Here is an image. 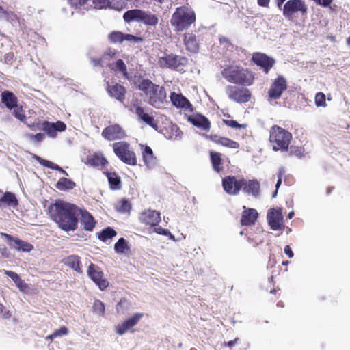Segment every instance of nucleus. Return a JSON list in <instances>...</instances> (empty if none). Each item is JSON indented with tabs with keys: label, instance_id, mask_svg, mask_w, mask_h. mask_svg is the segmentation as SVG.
Listing matches in <instances>:
<instances>
[{
	"label": "nucleus",
	"instance_id": "1",
	"mask_svg": "<svg viewBox=\"0 0 350 350\" xmlns=\"http://www.w3.org/2000/svg\"><path fill=\"white\" fill-rule=\"evenodd\" d=\"M80 208L63 200H56L48 208V215L57 226L65 232L78 228Z\"/></svg>",
	"mask_w": 350,
	"mask_h": 350
},
{
	"label": "nucleus",
	"instance_id": "2",
	"mask_svg": "<svg viewBox=\"0 0 350 350\" xmlns=\"http://www.w3.org/2000/svg\"><path fill=\"white\" fill-rule=\"evenodd\" d=\"M135 83L150 106L161 109L167 103V94L163 86L154 83L150 79L142 78H139Z\"/></svg>",
	"mask_w": 350,
	"mask_h": 350
},
{
	"label": "nucleus",
	"instance_id": "3",
	"mask_svg": "<svg viewBox=\"0 0 350 350\" xmlns=\"http://www.w3.org/2000/svg\"><path fill=\"white\" fill-rule=\"evenodd\" d=\"M229 83L242 86H250L254 83L255 76L252 71L239 65H228L221 72Z\"/></svg>",
	"mask_w": 350,
	"mask_h": 350
},
{
	"label": "nucleus",
	"instance_id": "4",
	"mask_svg": "<svg viewBox=\"0 0 350 350\" xmlns=\"http://www.w3.org/2000/svg\"><path fill=\"white\" fill-rule=\"evenodd\" d=\"M196 16L194 11L185 5L176 8L170 18L171 26L175 31H183L195 23Z\"/></svg>",
	"mask_w": 350,
	"mask_h": 350
},
{
	"label": "nucleus",
	"instance_id": "5",
	"mask_svg": "<svg viewBox=\"0 0 350 350\" xmlns=\"http://www.w3.org/2000/svg\"><path fill=\"white\" fill-rule=\"evenodd\" d=\"M269 139L274 151H286L292 139V134L275 124L270 128Z\"/></svg>",
	"mask_w": 350,
	"mask_h": 350
},
{
	"label": "nucleus",
	"instance_id": "6",
	"mask_svg": "<svg viewBox=\"0 0 350 350\" xmlns=\"http://www.w3.org/2000/svg\"><path fill=\"white\" fill-rule=\"evenodd\" d=\"M115 154L123 163L130 165H136L137 163V157L134 151L131 148L128 142L120 141L115 142L112 145Z\"/></svg>",
	"mask_w": 350,
	"mask_h": 350
},
{
	"label": "nucleus",
	"instance_id": "7",
	"mask_svg": "<svg viewBox=\"0 0 350 350\" xmlns=\"http://www.w3.org/2000/svg\"><path fill=\"white\" fill-rule=\"evenodd\" d=\"M188 63V59L182 55L174 53H166L164 56L158 59V65L161 68L176 70L180 67L185 66Z\"/></svg>",
	"mask_w": 350,
	"mask_h": 350
},
{
	"label": "nucleus",
	"instance_id": "8",
	"mask_svg": "<svg viewBox=\"0 0 350 350\" xmlns=\"http://www.w3.org/2000/svg\"><path fill=\"white\" fill-rule=\"evenodd\" d=\"M226 92L228 98L239 103H245L250 101L252 97L249 89L236 85H227Z\"/></svg>",
	"mask_w": 350,
	"mask_h": 350
},
{
	"label": "nucleus",
	"instance_id": "9",
	"mask_svg": "<svg viewBox=\"0 0 350 350\" xmlns=\"http://www.w3.org/2000/svg\"><path fill=\"white\" fill-rule=\"evenodd\" d=\"M133 107L135 109V113L139 121L157 129V122L153 116V113L155 112L152 109L142 107L141 103L139 102L134 103Z\"/></svg>",
	"mask_w": 350,
	"mask_h": 350
},
{
	"label": "nucleus",
	"instance_id": "10",
	"mask_svg": "<svg viewBox=\"0 0 350 350\" xmlns=\"http://www.w3.org/2000/svg\"><path fill=\"white\" fill-rule=\"evenodd\" d=\"M243 178V176H226L221 180L223 189L229 196H238L241 192Z\"/></svg>",
	"mask_w": 350,
	"mask_h": 350
},
{
	"label": "nucleus",
	"instance_id": "11",
	"mask_svg": "<svg viewBox=\"0 0 350 350\" xmlns=\"http://www.w3.org/2000/svg\"><path fill=\"white\" fill-rule=\"evenodd\" d=\"M300 12L302 15L307 13V6L302 0H288L283 8V15L288 19L293 20L296 12Z\"/></svg>",
	"mask_w": 350,
	"mask_h": 350
},
{
	"label": "nucleus",
	"instance_id": "12",
	"mask_svg": "<svg viewBox=\"0 0 350 350\" xmlns=\"http://www.w3.org/2000/svg\"><path fill=\"white\" fill-rule=\"evenodd\" d=\"M87 273L100 290L104 291L109 286V281L104 277L103 271L98 265L91 263L88 268Z\"/></svg>",
	"mask_w": 350,
	"mask_h": 350
},
{
	"label": "nucleus",
	"instance_id": "13",
	"mask_svg": "<svg viewBox=\"0 0 350 350\" xmlns=\"http://www.w3.org/2000/svg\"><path fill=\"white\" fill-rule=\"evenodd\" d=\"M287 89V81L282 75H278L271 83L268 90L269 100L280 98L282 93Z\"/></svg>",
	"mask_w": 350,
	"mask_h": 350
},
{
	"label": "nucleus",
	"instance_id": "14",
	"mask_svg": "<svg viewBox=\"0 0 350 350\" xmlns=\"http://www.w3.org/2000/svg\"><path fill=\"white\" fill-rule=\"evenodd\" d=\"M252 62L265 73L268 74L275 64V60L265 53L256 52L252 55Z\"/></svg>",
	"mask_w": 350,
	"mask_h": 350
},
{
	"label": "nucleus",
	"instance_id": "15",
	"mask_svg": "<svg viewBox=\"0 0 350 350\" xmlns=\"http://www.w3.org/2000/svg\"><path fill=\"white\" fill-rule=\"evenodd\" d=\"M102 137L108 141L122 139L126 137L124 129L118 124H113L105 127L102 131Z\"/></svg>",
	"mask_w": 350,
	"mask_h": 350
},
{
	"label": "nucleus",
	"instance_id": "16",
	"mask_svg": "<svg viewBox=\"0 0 350 350\" xmlns=\"http://www.w3.org/2000/svg\"><path fill=\"white\" fill-rule=\"evenodd\" d=\"M139 220L146 226L155 227L161 221V213L155 210L146 209L139 214Z\"/></svg>",
	"mask_w": 350,
	"mask_h": 350
},
{
	"label": "nucleus",
	"instance_id": "17",
	"mask_svg": "<svg viewBox=\"0 0 350 350\" xmlns=\"http://www.w3.org/2000/svg\"><path fill=\"white\" fill-rule=\"evenodd\" d=\"M143 317L144 314L141 312L134 314L130 318L126 319L122 323L116 325V333L119 335H123L129 330H131V332H133L134 330H131V329L140 321Z\"/></svg>",
	"mask_w": 350,
	"mask_h": 350
},
{
	"label": "nucleus",
	"instance_id": "18",
	"mask_svg": "<svg viewBox=\"0 0 350 350\" xmlns=\"http://www.w3.org/2000/svg\"><path fill=\"white\" fill-rule=\"evenodd\" d=\"M241 191L246 195L258 198L260 193V184L257 179H247L243 177Z\"/></svg>",
	"mask_w": 350,
	"mask_h": 350
},
{
	"label": "nucleus",
	"instance_id": "19",
	"mask_svg": "<svg viewBox=\"0 0 350 350\" xmlns=\"http://www.w3.org/2000/svg\"><path fill=\"white\" fill-rule=\"evenodd\" d=\"M106 90L109 96L116 99L121 103H124L126 90L120 83L107 82Z\"/></svg>",
	"mask_w": 350,
	"mask_h": 350
},
{
	"label": "nucleus",
	"instance_id": "20",
	"mask_svg": "<svg viewBox=\"0 0 350 350\" xmlns=\"http://www.w3.org/2000/svg\"><path fill=\"white\" fill-rule=\"evenodd\" d=\"M267 220L270 228L273 230H282L284 228L281 208L270 209L267 213Z\"/></svg>",
	"mask_w": 350,
	"mask_h": 350
},
{
	"label": "nucleus",
	"instance_id": "21",
	"mask_svg": "<svg viewBox=\"0 0 350 350\" xmlns=\"http://www.w3.org/2000/svg\"><path fill=\"white\" fill-rule=\"evenodd\" d=\"M0 235L2 237H5L10 242L9 244L10 247H14L18 251L22 250L23 252H30L33 249V246L31 243L18 238H14L7 233L1 232Z\"/></svg>",
	"mask_w": 350,
	"mask_h": 350
},
{
	"label": "nucleus",
	"instance_id": "22",
	"mask_svg": "<svg viewBox=\"0 0 350 350\" xmlns=\"http://www.w3.org/2000/svg\"><path fill=\"white\" fill-rule=\"evenodd\" d=\"M187 121L194 126L204 131H209L211 129V122L209 120L201 113H195L187 117Z\"/></svg>",
	"mask_w": 350,
	"mask_h": 350
},
{
	"label": "nucleus",
	"instance_id": "23",
	"mask_svg": "<svg viewBox=\"0 0 350 350\" xmlns=\"http://www.w3.org/2000/svg\"><path fill=\"white\" fill-rule=\"evenodd\" d=\"M170 98L172 105L176 108L188 109L191 112L193 111L192 104L181 94H177L174 92H171Z\"/></svg>",
	"mask_w": 350,
	"mask_h": 350
},
{
	"label": "nucleus",
	"instance_id": "24",
	"mask_svg": "<svg viewBox=\"0 0 350 350\" xmlns=\"http://www.w3.org/2000/svg\"><path fill=\"white\" fill-rule=\"evenodd\" d=\"M183 43L187 51L191 53H197L200 50V41L193 33H185L183 34Z\"/></svg>",
	"mask_w": 350,
	"mask_h": 350
},
{
	"label": "nucleus",
	"instance_id": "25",
	"mask_svg": "<svg viewBox=\"0 0 350 350\" xmlns=\"http://www.w3.org/2000/svg\"><path fill=\"white\" fill-rule=\"evenodd\" d=\"M81 223L85 231L92 232L96 226L94 217L86 209L80 208Z\"/></svg>",
	"mask_w": 350,
	"mask_h": 350
},
{
	"label": "nucleus",
	"instance_id": "26",
	"mask_svg": "<svg viewBox=\"0 0 350 350\" xmlns=\"http://www.w3.org/2000/svg\"><path fill=\"white\" fill-rule=\"evenodd\" d=\"M243 208L244 211L241 218V224L242 226L254 225L258 217L257 211L254 208H246L245 206H243Z\"/></svg>",
	"mask_w": 350,
	"mask_h": 350
},
{
	"label": "nucleus",
	"instance_id": "27",
	"mask_svg": "<svg viewBox=\"0 0 350 350\" xmlns=\"http://www.w3.org/2000/svg\"><path fill=\"white\" fill-rule=\"evenodd\" d=\"M208 138L215 144L224 147L232 149H238L239 148V144L238 142L228 137H221L217 135H210L208 136Z\"/></svg>",
	"mask_w": 350,
	"mask_h": 350
},
{
	"label": "nucleus",
	"instance_id": "28",
	"mask_svg": "<svg viewBox=\"0 0 350 350\" xmlns=\"http://www.w3.org/2000/svg\"><path fill=\"white\" fill-rule=\"evenodd\" d=\"M62 262L67 267L73 269L79 273H81L83 270L81 269V258L77 255H70L62 260Z\"/></svg>",
	"mask_w": 350,
	"mask_h": 350
},
{
	"label": "nucleus",
	"instance_id": "29",
	"mask_svg": "<svg viewBox=\"0 0 350 350\" xmlns=\"http://www.w3.org/2000/svg\"><path fill=\"white\" fill-rule=\"evenodd\" d=\"M86 164L92 167H99L107 165L108 161L102 153L94 152L88 158Z\"/></svg>",
	"mask_w": 350,
	"mask_h": 350
},
{
	"label": "nucleus",
	"instance_id": "30",
	"mask_svg": "<svg viewBox=\"0 0 350 350\" xmlns=\"http://www.w3.org/2000/svg\"><path fill=\"white\" fill-rule=\"evenodd\" d=\"M1 100L6 107L10 109H12L18 105L17 97L10 91H4L1 93Z\"/></svg>",
	"mask_w": 350,
	"mask_h": 350
},
{
	"label": "nucleus",
	"instance_id": "31",
	"mask_svg": "<svg viewBox=\"0 0 350 350\" xmlns=\"http://www.w3.org/2000/svg\"><path fill=\"white\" fill-rule=\"evenodd\" d=\"M107 179L109 184V187L112 190H119L122 187V182L120 176L116 172H103Z\"/></svg>",
	"mask_w": 350,
	"mask_h": 350
},
{
	"label": "nucleus",
	"instance_id": "32",
	"mask_svg": "<svg viewBox=\"0 0 350 350\" xmlns=\"http://www.w3.org/2000/svg\"><path fill=\"white\" fill-rule=\"evenodd\" d=\"M210 159L212 167L216 172H220L224 170L223 159L221 154L217 152H210Z\"/></svg>",
	"mask_w": 350,
	"mask_h": 350
},
{
	"label": "nucleus",
	"instance_id": "33",
	"mask_svg": "<svg viewBox=\"0 0 350 350\" xmlns=\"http://www.w3.org/2000/svg\"><path fill=\"white\" fill-rule=\"evenodd\" d=\"M140 23L148 26H156L159 23V18L156 14L142 10Z\"/></svg>",
	"mask_w": 350,
	"mask_h": 350
},
{
	"label": "nucleus",
	"instance_id": "34",
	"mask_svg": "<svg viewBox=\"0 0 350 350\" xmlns=\"http://www.w3.org/2000/svg\"><path fill=\"white\" fill-rule=\"evenodd\" d=\"M142 14V10H130L124 12L123 15V18L126 23H131L132 21H137L140 23Z\"/></svg>",
	"mask_w": 350,
	"mask_h": 350
},
{
	"label": "nucleus",
	"instance_id": "35",
	"mask_svg": "<svg viewBox=\"0 0 350 350\" xmlns=\"http://www.w3.org/2000/svg\"><path fill=\"white\" fill-rule=\"evenodd\" d=\"M143 160L145 165L151 167L155 164L156 158L153 154L152 148L148 146H145L142 152Z\"/></svg>",
	"mask_w": 350,
	"mask_h": 350
},
{
	"label": "nucleus",
	"instance_id": "36",
	"mask_svg": "<svg viewBox=\"0 0 350 350\" xmlns=\"http://www.w3.org/2000/svg\"><path fill=\"white\" fill-rule=\"evenodd\" d=\"M4 205L13 206L18 205V200L14 193L7 191L0 198V208Z\"/></svg>",
	"mask_w": 350,
	"mask_h": 350
},
{
	"label": "nucleus",
	"instance_id": "37",
	"mask_svg": "<svg viewBox=\"0 0 350 350\" xmlns=\"http://www.w3.org/2000/svg\"><path fill=\"white\" fill-rule=\"evenodd\" d=\"M76 187V183L70 179L66 178H60L57 183L55 187L60 191H68L74 189Z\"/></svg>",
	"mask_w": 350,
	"mask_h": 350
},
{
	"label": "nucleus",
	"instance_id": "38",
	"mask_svg": "<svg viewBox=\"0 0 350 350\" xmlns=\"http://www.w3.org/2000/svg\"><path fill=\"white\" fill-rule=\"evenodd\" d=\"M37 127L38 129H42L46 133V134L51 137H55L57 133L55 130V125L53 123L48 121H44L43 122H38Z\"/></svg>",
	"mask_w": 350,
	"mask_h": 350
},
{
	"label": "nucleus",
	"instance_id": "39",
	"mask_svg": "<svg viewBox=\"0 0 350 350\" xmlns=\"http://www.w3.org/2000/svg\"><path fill=\"white\" fill-rule=\"evenodd\" d=\"M116 235L117 232L113 228L107 227L102 230L100 232L98 233V238L103 242H107L111 240Z\"/></svg>",
	"mask_w": 350,
	"mask_h": 350
},
{
	"label": "nucleus",
	"instance_id": "40",
	"mask_svg": "<svg viewBox=\"0 0 350 350\" xmlns=\"http://www.w3.org/2000/svg\"><path fill=\"white\" fill-rule=\"evenodd\" d=\"M35 158L40 163V164H41L44 167H46L51 170H57L66 176H68V174L67 173V172H66L63 168H62L58 165L55 164L54 163H53L50 161L43 159L38 156H35Z\"/></svg>",
	"mask_w": 350,
	"mask_h": 350
},
{
	"label": "nucleus",
	"instance_id": "41",
	"mask_svg": "<svg viewBox=\"0 0 350 350\" xmlns=\"http://www.w3.org/2000/svg\"><path fill=\"white\" fill-rule=\"evenodd\" d=\"M124 33L121 31H112L109 33L108 38L110 42L116 44L123 42Z\"/></svg>",
	"mask_w": 350,
	"mask_h": 350
},
{
	"label": "nucleus",
	"instance_id": "42",
	"mask_svg": "<svg viewBox=\"0 0 350 350\" xmlns=\"http://www.w3.org/2000/svg\"><path fill=\"white\" fill-rule=\"evenodd\" d=\"M128 248L127 243L124 238L119 239L114 245L115 251L117 253L122 254Z\"/></svg>",
	"mask_w": 350,
	"mask_h": 350
},
{
	"label": "nucleus",
	"instance_id": "43",
	"mask_svg": "<svg viewBox=\"0 0 350 350\" xmlns=\"http://www.w3.org/2000/svg\"><path fill=\"white\" fill-rule=\"evenodd\" d=\"M131 209V203L125 200H121L118 203V206L117 207V210L121 213H129Z\"/></svg>",
	"mask_w": 350,
	"mask_h": 350
},
{
	"label": "nucleus",
	"instance_id": "44",
	"mask_svg": "<svg viewBox=\"0 0 350 350\" xmlns=\"http://www.w3.org/2000/svg\"><path fill=\"white\" fill-rule=\"evenodd\" d=\"M92 308H93L94 312L97 313L102 316H103L105 314V304L100 300H98V299L96 300L94 302Z\"/></svg>",
	"mask_w": 350,
	"mask_h": 350
},
{
	"label": "nucleus",
	"instance_id": "45",
	"mask_svg": "<svg viewBox=\"0 0 350 350\" xmlns=\"http://www.w3.org/2000/svg\"><path fill=\"white\" fill-rule=\"evenodd\" d=\"M113 69L122 72L124 77H128L127 67L122 59H119L117 60L116 62L115 68Z\"/></svg>",
	"mask_w": 350,
	"mask_h": 350
},
{
	"label": "nucleus",
	"instance_id": "46",
	"mask_svg": "<svg viewBox=\"0 0 350 350\" xmlns=\"http://www.w3.org/2000/svg\"><path fill=\"white\" fill-rule=\"evenodd\" d=\"M170 130L172 133L167 136L170 139H177L181 137L182 132L180 129L175 124L170 126Z\"/></svg>",
	"mask_w": 350,
	"mask_h": 350
},
{
	"label": "nucleus",
	"instance_id": "47",
	"mask_svg": "<svg viewBox=\"0 0 350 350\" xmlns=\"http://www.w3.org/2000/svg\"><path fill=\"white\" fill-rule=\"evenodd\" d=\"M222 122L226 126L233 129H245L247 125L239 124L236 120L223 119Z\"/></svg>",
	"mask_w": 350,
	"mask_h": 350
},
{
	"label": "nucleus",
	"instance_id": "48",
	"mask_svg": "<svg viewBox=\"0 0 350 350\" xmlns=\"http://www.w3.org/2000/svg\"><path fill=\"white\" fill-rule=\"evenodd\" d=\"M314 101L317 107H325L326 105L325 95L323 92L317 93Z\"/></svg>",
	"mask_w": 350,
	"mask_h": 350
},
{
	"label": "nucleus",
	"instance_id": "49",
	"mask_svg": "<svg viewBox=\"0 0 350 350\" xmlns=\"http://www.w3.org/2000/svg\"><path fill=\"white\" fill-rule=\"evenodd\" d=\"M284 174H285V170L283 168H280L277 173L278 181L275 185L276 189L272 195L273 198H275L276 196V195L278 193V189L282 183V178L284 176Z\"/></svg>",
	"mask_w": 350,
	"mask_h": 350
},
{
	"label": "nucleus",
	"instance_id": "50",
	"mask_svg": "<svg viewBox=\"0 0 350 350\" xmlns=\"http://www.w3.org/2000/svg\"><path fill=\"white\" fill-rule=\"evenodd\" d=\"M13 109V114L15 118L18 119L21 121H23L26 116L24 113V111L22 109V107L18 106L16 105V107L12 109Z\"/></svg>",
	"mask_w": 350,
	"mask_h": 350
},
{
	"label": "nucleus",
	"instance_id": "51",
	"mask_svg": "<svg viewBox=\"0 0 350 350\" xmlns=\"http://www.w3.org/2000/svg\"><path fill=\"white\" fill-rule=\"evenodd\" d=\"M94 6L96 9H103L110 5V0H92Z\"/></svg>",
	"mask_w": 350,
	"mask_h": 350
},
{
	"label": "nucleus",
	"instance_id": "52",
	"mask_svg": "<svg viewBox=\"0 0 350 350\" xmlns=\"http://www.w3.org/2000/svg\"><path fill=\"white\" fill-rule=\"evenodd\" d=\"M290 154L295 155L298 158H302L304 156V148L303 147H292L290 150Z\"/></svg>",
	"mask_w": 350,
	"mask_h": 350
},
{
	"label": "nucleus",
	"instance_id": "53",
	"mask_svg": "<svg viewBox=\"0 0 350 350\" xmlns=\"http://www.w3.org/2000/svg\"><path fill=\"white\" fill-rule=\"evenodd\" d=\"M143 39L140 37L133 36L132 34H124L123 35V41H128L130 42H141Z\"/></svg>",
	"mask_w": 350,
	"mask_h": 350
},
{
	"label": "nucleus",
	"instance_id": "54",
	"mask_svg": "<svg viewBox=\"0 0 350 350\" xmlns=\"http://www.w3.org/2000/svg\"><path fill=\"white\" fill-rule=\"evenodd\" d=\"M68 334V329L66 326H62L59 329H57L53 332V336L55 338L67 335Z\"/></svg>",
	"mask_w": 350,
	"mask_h": 350
},
{
	"label": "nucleus",
	"instance_id": "55",
	"mask_svg": "<svg viewBox=\"0 0 350 350\" xmlns=\"http://www.w3.org/2000/svg\"><path fill=\"white\" fill-rule=\"evenodd\" d=\"M53 125H55V130L56 133L57 131L62 132L64 131L66 129V126L65 123L62 121H57L55 123H53Z\"/></svg>",
	"mask_w": 350,
	"mask_h": 350
},
{
	"label": "nucleus",
	"instance_id": "56",
	"mask_svg": "<svg viewBox=\"0 0 350 350\" xmlns=\"http://www.w3.org/2000/svg\"><path fill=\"white\" fill-rule=\"evenodd\" d=\"M5 274L10 277L14 283L18 282V280L21 279L20 276L16 273L14 271H5Z\"/></svg>",
	"mask_w": 350,
	"mask_h": 350
},
{
	"label": "nucleus",
	"instance_id": "57",
	"mask_svg": "<svg viewBox=\"0 0 350 350\" xmlns=\"http://www.w3.org/2000/svg\"><path fill=\"white\" fill-rule=\"evenodd\" d=\"M29 137L30 139L31 140H34L37 142H40L43 140L44 137V133H37V134H29Z\"/></svg>",
	"mask_w": 350,
	"mask_h": 350
},
{
	"label": "nucleus",
	"instance_id": "58",
	"mask_svg": "<svg viewBox=\"0 0 350 350\" xmlns=\"http://www.w3.org/2000/svg\"><path fill=\"white\" fill-rule=\"evenodd\" d=\"M0 313L4 319H10L12 316L11 312L2 304L0 305Z\"/></svg>",
	"mask_w": 350,
	"mask_h": 350
},
{
	"label": "nucleus",
	"instance_id": "59",
	"mask_svg": "<svg viewBox=\"0 0 350 350\" xmlns=\"http://www.w3.org/2000/svg\"><path fill=\"white\" fill-rule=\"evenodd\" d=\"M154 232L159 234L165 236L170 233L167 229L163 228L162 227L158 226L154 227Z\"/></svg>",
	"mask_w": 350,
	"mask_h": 350
},
{
	"label": "nucleus",
	"instance_id": "60",
	"mask_svg": "<svg viewBox=\"0 0 350 350\" xmlns=\"http://www.w3.org/2000/svg\"><path fill=\"white\" fill-rule=\"evenodd\" d=\"M219 42L221 44H224L226 46H232L230 40L224 36L219 38Z\"/></svg>",
	"mask_w": 350,
	"mask_h": 350
},
{
	"label": "nucleus",
	"instance_id": "61",
	"mask_svg": "<svg viewBox=\"0 0 350 350\" xmlns=\"http://www.w3.org/2000/svg\"><path fill=\"white\" fill-rule=\"evenodd\" d=\"M284 253L288 256V258H291L294 256V253L292 251L291 247L289 245H286L284 247Z\"/></svg>",
	"mask_w": 350,
	"mask_h": 350
},
{
	"label": "nucleus",
	"instance_id": "62",
	"mask_svg": "<svg viewBox=\"0 0 350 350\" xmlns=\"http://www.w3.org/2000/svg\"><path fill=\"white\" fill-rule=\"evenodd\" d=\"M258 4L261 7H269L270 0H257Z\"/></svg>",
	"mask_w": 350,
	"mask_h": 350
},
{
	"label": "nucleus",
	"instance_id": "63",
	"mask_svg": "<svg viewBox=\"0 0 350 350\" xmlns=\"http://www.w3.org/2000/svg\"><path fill=\"white\" fill-rule=\"evenodd\" d=\"M239 339L238 338H234L232 340H230L227 342H224L225 346H228V347H232L239 340Z\"/></svg>",
	"mask_w": 350,
	"mask_h": 350
},
{
	"label": "nucleus",
	"instance_id": "64",
	"mask_svg": "<svg viewBox=\"0 0 350 350\" xmlns=\"http://www.w3.org/2000/svg\"><path fill=\"white\" fill-rule=\"evenodd\" d=\"M17 287L19 288L21 291H25L26 289L28 288V285L23 281L21 284L18 285Z\"/></svg>",
	"mask_w": 350,
	"mask_h": 350
}]
</instances>
